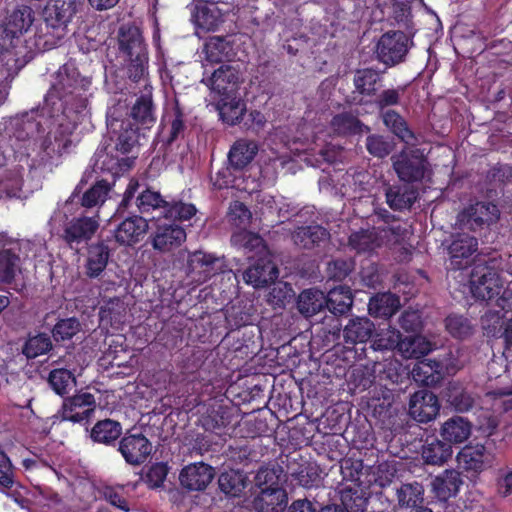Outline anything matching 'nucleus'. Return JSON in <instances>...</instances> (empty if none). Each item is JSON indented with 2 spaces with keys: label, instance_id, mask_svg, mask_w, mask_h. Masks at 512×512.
<instances>
[{
  "label": "nucleus",
  "instance_id": "bf43d9fd",
  "mask_svg": "<svg viewBox=\"0 0 512 512\" xmlns=\"http://www.w3.org/2000/svg\"><path fill=\"white\" fill-rule=\"evenodd\" d=\"M349 246L358 253H366L374 251L380 246L377 233L373 230L361 229L349 236Z\"/></svg>",
  "mask_w": 512,
  "mask_h": 512
},
{
  "label": "nucleus",
  "instance_id": "0eeeda50",
  "mask_svg": "<svg viewBox=\"0 0 512 512\" xmlns=\"http://www.w3.org/2000/svg\"><path fill=\"white\" fill-rule=\"evenodd\" d=\"M393 169L404 183L422 182L429 170V161L420 148L402 150L391 157Z\"/></svg>",
  "mask_w": 512,
  "mask_h": 512
},
{
  "label": "nucleus",
  "instance_id": "72a5a7b5",
  "mask_svg": "<svg viewBox=\"0 0 512 512\" xmlns=\"http://www.w3.org/2000/svg\"><path fill=\"white\" fill-rule=\"evenodd\" d=\"M119 50L127 57L147 51L141 30L135 25H122L118 32Z\"/></svg>",
  "mask_w": 512,
  "mask_h": 512
},
{
  "label": "nucleus",
  "instance_id": "603ef678",
  "mask_svg": "<svg viewBox=\"0 0 512 512\" xmlns=\"http://www.w3.org/2000/svg\"><path fill=\"white\" fill-rule=\"evenodd\" d=\"M283 473V468L278 464L261 467L255 475V485L260 489V491L283 488L281 485Z\"/></svg>",
  "mask_w": 512,
  "mask_h": 512
},
{
  "label": "nucleus",
  "instance_id": "680f3d73",
  "mask_svg": "<svg viewBox=\"0 0 512 512\" xmlns=\"http://www.w3.org/2000/svg\"><path fill=\"white\" fill-rule=\"evenodd\" d=\"M254 320L255 315L252 308H246L241 305H233L225 313V321L231 330L251 325Z\"/></svg>",
  "mask_w": 512,
  "mask_h": 512
},
{
  "label": "nucleus",
  "instance_id": "c756f323",
  "mask_svg": "<svg viewBox=\"0 0 512 512\" xmlns=\"http://www.w3.org/2000/svg\"><path fill=\"white\" fill-rule=\"evenodd\" d=\"M462 484L463 480L458 471L446 469L433 479L432 488L440 501H447L457 495Z\"/></svg>",
  "mask_w": 512,
  "mask_h": 512
},
{
  "label": "nucleus",
  "instance_id": "aec40b11",
  "mask_svg": "<svg viewBox=\"0 0 512 512\" xmlns=\"http://www.w3.org/2000/svg\"><path fill=\"white\" fill-rule=\"evenodd\" d=\"M230 4L220 0H211L195 6L193 17L195 23L206 31H216L224 22V17L230 11Z\"/></svg>",
  "mask_w": 512,
  "mask_h": 512
},
{
  "label": "nucleus",
  "instance_id": "4468645a",
  "mask_svg": "<svg viewBox=\"0 0 512 512\" xmlns=\"http://www.w3.org/2000/svg\"><path fill=\"white\" fill-rule=\"evenodd\" d=\"M489 439L484 444L469 443L465 445L457 454L459 468L463 471L477 476L484 470L493 465L494 454L486 447Z\"/></svg>",
  "mask_w": 512,
  "mask_h": 512
},
{
  "label": "nucleus",
  "instance_id": "2eb2a0df",
  "mask_svg": "<svg viewBox=\"0 0 512 512\" xmlns=\"http://www.w3.org/2000/svg\"><path fill=\"white\" fill-rule=\"evenodd\" d=\"M160 128L159 136L166 147L184 138L187 129L186 115L178 100H175L170 107L165 109Z\"/></svg>",
  "mask_w": 512,
  "mask_h": 512
},
{
  "label": "nucleus",
  "instance_id": "f03ea898",
  "mask_svg": "<svg viewBox=\"0 0 512 512\" xmlns=\"http://www.w3.org/2000/svg\"><path fill=\"white\" fill-rule=\"evenodd\" d=\"M140 184L138 180L131 179L124 191L123 198L118 206V212L123 214L126 210L135 206L133 210L138 215H147L156 210H161L165 219L190 220L197 213L194 204L185 203L182 200H167L159 191L145 187L138 192Z\"/></svg>",
  "mask_w": 512,
  "mask_h": 512
},
{
  "label": "nucleus",
  "instance_id": "de8ad7c7",
  "mask_svg": "<svg viewBox=\"0 0 512 512\" xmlns=\"http://www.w3.org/2000/svg\"><path fill=\"white\" fill-rule=\"evenodd\" d=\"M231 410L224 405H212L203 417V425L207 431L221 435L224 429L231 423Z\"/></svg>",
  "mask_w": 512,
  "mask_h": 512
},
{
  "label": "nucleus",
  "instance_id": "7ed1b4c3",
  "mask_svg": "<svg viewBox=\"0 0 512 512\" xmlns=\"http://www.w3.org/2000/svg\"><path fill=\"white\" fill-rule=\"evenodd\" d=\"M81 2L79 0H50L45 8L43 24L36 31L37 44L46 49L56 47L66 36Z\"/></svg>",
  "mask_w": 512,
  "mask_h": 512
},
{
  "label": "nucleus",
  "instance_id": "0e129e2a",
  "mask_svg": "<svg viewBox=\"0 0 512 512\" xmlns=\"http://www.w3.org/2000/svg\"><path fill=\"white\" fill-rule=\"evenodd\" d=\"M404 92V88H389L384 89L377 93V96L372 99L370 104H374L379 111V114L387 112L390 107L398 106L401 102V94Z\"/></svg>",
  "mask_w": 512,
  "mask_h": 512
},
{
  "label": "nucleus",
  "instance_id": "69168bd1",
  "mask_svg": "<svg viewBox=\"0 0 512 512\" xmlns=\"http://www.w3.org/2000/svg\"><path fill=\"white\" fill-rule=\"evenodd\" d=\"M80 326L75 317L60 319L52 329V337L56 342L70 340L80 331Z\"/></svg>",
  "mask_w": 512,
  "mask_h": 512
},
{
  "label": "nucleus",
  "instance_id": "1a4fd4ad",
  "mask_svg": "<svg viewBox=\"0 0 512 512\" xmlns=\"http://www.w3.org/2000/svg\"><path fill=\"white\" fill-rule=\"evenodd\" d=\"M383 81L380 70L371 67L356 69L353 74L354 90L347 97V103L359 106L370 104L383 87Z\"/></svg>",
  "mask_w": 512,
  "mask_h": 512
},
{
  "label": "nucleus",
  "instance_id": "423d86ee",
  "mask_svg": "<svg viewBox=\"0 0 512 512\" xmlns=\"http://www.w3.org/2000/svg\"><path fill=\"white\" fill-rule=\"evenodd\" d=\"M470 291L477 300L490 301L499 296L503 283L496 261L477 262L469 276Z\"/></svg>",
  "mask_w": 512,
  "mask_h": 512
},
{
  "label": "nucleus",
  "instance_id": "774afa93",
  "mask_svg": "<svg viewBox=\"0 0 512 512\" xmlns=\"http://www.w3.org/2000/svg\"><path fill=\"white\" fill-rule=\"evenodd\" d=\"M340 500L345 512H364L368 502L361 492L353 489L342 490Z\"/></svg>",
  "mask_w": 512,
  "mask_h": 512
},
{
  "label": "nucleus",
  "instance_id": "f257e3e1",
  "mask_svg": "<svg viewBox=\"0 0 512 512\" xmlns=\"http://www.w3.org/2000/svg\"><path fill=\"white\" fill-rule=\"evenodd\" d=\"M90 86L91 80L82 77L73 63H65L44 97L41 116L53 118L67 111L81 113L87 107Z\"/></svg>",
  "mask_w": 512,
  "mask_h": 512
},
{
  "label": "nucleus",
  "instance_id": "dca6fc26",
  "mask_svg": "<svg viewBox=\"0 0 512 512\" xmlns=\"http://www.w3.org/2000/svg\"><path fill=\"white\" fill-rule=\"evenodd\" d=\"M478 250V240L468 233H457L452 236L448 246L450 267L453 270H463L472 262L473 254Z\"/></svg>",
  "mask_w": 512,
  "mask_h": 512
},
{
  "label": "nucleus",
  "instance_id": "412c9836",
  "mask_svg": "<svg viewBox=\"0 0 512 512\" xmlns=\"http://www.w3.org/2000/svg\"><path fill=\"white\" fill-rule=\"evenodd\" d=\"M421 340L420 337L410 336L406 339L401 338V334L395 331H387L379 333L371 344L374 351H393L398 348L399 351L406 354L409 358H418V354H423V351H418L416 344Z\"/></svg>",
  "mask_w": 512,
  "mask_h": 512
},
{
  "label": "nucleus",
  "instance_id": "8fccbe9b",
  "mask_svg": "<svg viewBox=\"0 0 512 512\" xmlns=\"http://www.w3.org/2000/svg\"><path fill=\"white\" fill-rule=\"evenodd\" d=\"M47 382L53 392L63 398L76 386L74 373L66 368H55L49 372Z\"/></svg>",
  "mask_w": 512,
  "mask_h": 512
},
{
  "label": "nucleus",
  "instance_id": "c9c22d12",
  "mask_svg": "<svg viewBox=\"0 0 512 512\" xmlns=\"http://www.w3.org/2000/svg\"><path fill=\"white\" fill-rule=\"evenodd\" d=\"M140 127L134 126L130 119L121 121L119 131L116 132V138L111 139L113 145L111 148L123 157L132 152L133 148L138 144Z\"/></svg>",
  "mask_w": 512,
  "mask_h": 512
},
{
  "label": "nucleus",
  "instance_id": "2f4dec72",
  "mask_svg": "<svg viewBox=\"0 0 512 512\" xmlns=\"http://www.w3.org/2000/svg\"><path fill=\"white\" fill-rule=\"evenodd\" d=\"M288 504V495L284 488L260 491L253 500L257 512H284Z\"/></svg>",
  "mask_w": 512,
  "mask_h": 512
},
{
  "label": "nucleus",
  "instance_id": "f8f14e48",
  "mask_svg": "<svg viewBox=\"0 0 512 512\" xmlns=\"http://www.w3.org/2000/svg\"><path fill=\"white\" fill-rule=\"evenodd\" d=\"M95 396L89 392H80L64 398L59 414L64 421L87 424L96 410Z\"/></svg>",
  "mask_w": 512,
  "mask_h": 512
},
{
  "label": "nucleus",
  "instance_id": "6ab92c4d",
  "mask_svg": "<svg viewBox=\"0 0 512 512\" xmlns=\"http://www.w3.org/2000/svg\"><path fill=\"white\" fill-rule=\"evenodd\" d=\"M118 451L126 463L130 465L143 464L152 452V444L142 433H125L118 442Z\"/></svg>",
  "mask_w": 512,
  "mask_h": 512
},
{
  "label": "nucleus",
  "instance_id": "9d476101",
  "mask_svg": "<svg viewBox=\"0 0 512 512\" xmlns=\"http://www.w3.org/2000/svg\"><path fill=\"white\" fill-rule=\"evenodd\" d=\"M412 44V39L405 32L387 31L377 42V59L386 66L393 67L405 60Z\"/></svg>",
  "mask_w": 512,
  "mask_h": 512
},
{
  "label": "nucleus",
  "instance_id": "a878e982",
  "mask_svg": "<svg viewBox=\"0 0 512 512\" xmlns=\"http://www.w3.org/2000/svg\"><path fill=\"white\" fill-rule=\"evenodd\" d=\"M205 83L218 97L239 93V73L230 65H221Z\"/></svg>",
  "mask_w": 512,
  "mask_h": 512
},
{
  "label": "nucleus",
  "instance_id": "4c0bfd02",
  "mask_svg": "<svg viewBox=\"0 0 512 512\" xmlns=\"http://www.w3.org/2000/svg\"><path fill=\"white\" fill-rule=\"evenodd\" d=\"M110 258V248L104 241H99L88 247L86 259V275L89 278L99 277L107 267Z\"/></svg>",
  "mask_w": 512,
  "mask_h": 512
},
{
  "label": "nucleus",
  "instance_id": "e2e57ef3",
  "mask_svg": "<svg viewBox=\"0 0 512 512\" xmlns=\"http://www.w3.org/2000/svg\"><path fill=\"white\" fill-rule=\"evenodd\" d=\"M504 314L489 310L481 317V326L487 337L501 338L505 326Z\"/></svg>",
  "mask_w": 512,
  "mask_h": 512
},
{
  "label": "nucleus",
  "instance_id": "864d4df0",
  "mask_svg": "<svg viewBox=\"0 0 512 512\" xmlns=\"http://www.w3.org/2000/svg\"><path fill=\"white\" fill-rule=\"evenodd\" d=\"M424 488L418 482L402 484L397 490V499L400 507L412 508L421 507L424 502Z\"/></svg>",
  "mask_w": 512,
  "mask_h": 512
},
{
  "label": "nucleus",
  "instance_id": "b1692460",
  "mask_svg": "<svg viewBox=\"0 0 512 512\" xmlns=\"http://www.w3.org/2000/svg\"><path fill=\"white\" fill-rule=\"evenodd\" d=\"M215 477V470L212 466L197 462L185 466L180 474L179 481L183 488L189 491H203Z\"/></svg>",
  "mask_w": 512,
  "mask_h": 512
},
{
  "label": "nucleus",
  "instance_id": "ea45409f",
  "mask_svg": "<svg viewBox=\"0 0 512 512\" xmlns=\"http://www.w3.org/2000/svg\"><path fill=\"white\" fill-rule=\"evenodd\" d=\"M383 124L401 142L413 144L417 141L414 131L409 127L406 119L395 110H387L380 115Z\"/></svg>",
  "mask_w": 512,
  "mask_h": 512
},
{
  "label": "nucleus",
  "instance_id": "e433bc0d",
  "mask_svg": "<svg viewBox=\"0 0 512 512\" xmlns=\"http://www.w3.org/2000/svg\"><path fill=\"white\" fill-rule=\"evenodd\" d=\"M386 203L394 211L410 209L417 199V191L413 187L402 184L388 185L385 189Z\"/></svg>",
  "mask_w": 512,
  "mask_h": 512
},
{
  "label": "nucleus",
  "instance_id": "09e8293b",
  "mask_svg": "<svg viewBox=\"0 0 512 512\" xmlns=\"http://www.w3.org/2000/svg\"><path fill=\"white\" fill-rule=\"evenodd\" d=\"M52 348V340L47 333H29L22 345L21 353L30 360L49 353Z\"/></svg>",
  "mask_w": 512,
  "mask_h": 512
},
{
  "label": "nucleus",
  "instance_id": "c85d7f7f",
  "mask_svg": "<svg viewBox=\"0 0 512 512\" xmlns=\"http://www.w3.org/2000/svg\"><path fill=\"white\" fill-rule=\"evenodd\" d=\"M258 152V145L248 139H238L230 147L227 155L228 164L234 171H242L254 159Z\"/></svg>",
  "mask_w": 512,
  "mask_h": 512
},
{
  "label": "nucleus",
  "instance_id": "3c124183",
  "mask_svg": "<svg viewBox=\"0 0 512 512\" xmlns=\"http://www.w3.org/2000/svg\"><path fill=\"white\" fill-rule=\"evenodd\" d=\"M297 306L302 315L312 317L326 308L325 295L319 290H304L299 294Z\"/></svg>",
  "mask_w": 512,
  "mask_h": 512
},
{
  "label": "nucleus",
  "instance_id": "39448f33",
  "mask_svg": "<svg viewBox=\"0 0 512 512\" xmlns=\"http://www.w3.org/2000/svg\"><path fill=\"white\" fill-rule=\"evenodd\" d=\"M409 375L407 367L395 358L375 361L372 367L364 366L353 370V377L357 386L363 389L378 384L385 389L392 390L395 385L408 382L410 380Z\"/></svg>",
  "mask_w": 512,
  "mask_h": 512
},
{
  "label": "nucleus",
  "instance_id": "4d7b16f0",
  "mask_svg": "<svg viewBox=\"0 0 512 512\" xmlns=\"http://www.w3.org/2000/svg\"><path fill=\"white\" fill-rule=\"evenodd\" d=\"M446 331L455 339L464 340L474 333L471 320L463 315L452 313L445 318Z\"/></svg>",
  "mask_w": 512,
  "mask_h": 512
},
{
  "label": "nucleus",
  "instance_id": "cd10ccee",
  "mask_svg": "<svg viewBox=\"0 0 512 512\" xmlns=\"http://www.w3.org/2000/svg\"><path fill=\"white\" fill-rule=\"evenodd\" d=\"M217 109L221 120L233 126L243 119L246 113V103L240 93L221 96L218 99Z\"/></svg>",
  "mask_w": 512,
  "mask_h": 512
},
{
  "label": "nucleus",
  "instance_id": "338daca9",
  "mask_svg": "<svg viewBox=\"0 0 512 512\" xmlns=\"http://www.w3.org/2000/svg\"><path fill=\"white\" fill-rule=\"evenodd\" d=\"M204 51L208 62L219 64L227 59L229 45L224 38L214 37L205 44Z\"/></svg>",
  "mask_w": 512,
  "mask_h": 512
},
{
  "label": "nucleus",
  "instance_id": "c03bdc74",
  "mask_svg": "<svg viewBox=\"0 0 512 512\" xmlns=\"http://www.w3.org/2000/svg\"><path fill=\"white\" fill-rule=\"evenodd\" d=\"M332 129L339 135H357L363 131H369L370 128L366 126L358 117L357 114L351 111H344L333 116L331 120Z\"/></svg>",
  "mask_w": 512,
  "mask_h": 512
},
{
  "label": "nucleus",
  "instance_id": "6e6552de",
  "mask_svg": "<svg viewBox=\"0 0 512 512\" xmlns=\"http://www.w3.org/2000/svg\"><path fill=\"white\" fill-rule=\"evenodd\" d=\"M224 272V257L202 250L188 253L185 273L190 284L201 285Z\"/></svg>",
  "mask_w": 512,
  "mask_h": 512
},
{
  "label": "nucleus",
  "instance_id": "49530a36",
  "mask_svg": "<svg viewBox=\"0 0 512 512\" xmlns=\"http://www.w3.org/2000/svg\"><path fill=\"white\" fill-rule=\"evenodd\" d=\"M400 307L399 297L392 293L376 294L368 304L369 314L373 317L389 318L394 315Z\"/></svg>",
  "mask_w": 512,
  "mask_h": 512
},
{
  "label": "nucleus",
  "instance_id": "9b49d317",
  "mask_svg": "<svg viewBox=\"0 0 512 512\" xmlns=\"http://www.w3.org/2000/svg\"><path fill=\"white\" fill-rule=\"evenodd\" d=\"M183 221L164 218V221L157 223L149 236L153 249L160 253H169L179 248L187 238L186 230L182 226Z\"/></svg>",
  "mask_w": 512,
  "mask_h": 512
},
{
  "label": "nucleus",
  "instance_id": "6e6d98bb",
  "mask_svg": "<svg viewBox=\"0 0 512 512\" xmlns=\"http://www.w3.org/2000/svg\"><path fill=\"white\" fill-rule=\"evenodd\" d=\"M278 276L276 267L260 265L259 263L249 267L244 272V280L248 284H252L256 288L265 287L269 282L273 281Z\"/></svg>",
  "mask_w": 512,
  "mask_h": 512
},
{
  "label": "nucleus",
  "instance_id": "f3484780",
  "mask_svg": "<svg viewBox=\"0 0 512 512\" xmlns=\"http://www.w3.org/2000/svg\"><path fill=\"white\" fill-rule=\"evenodd\" d=\"M410 373L415 382L426 387H433L438 385L449 373V365L445 358H424L414 365Z\"/></svg>",
  "mask_w": 512,
  "mask_h": 512
},
{
  "label": "nucleus",
  "instance_id": "7c9ffc66",
  "mask_svg": "<svg viewBox=\"0 0 512 512\" xmlns=\"http://www.w3.org/2000/svg\"><path fill=\"white\" fill-rule=\"evenodd\" d=\"M128 119L140 129H150L155 124V105L150 93L142 94L136 99Z\"/></svg>",
  "mask_w": 512,
  "mask_h": 512
},
{
  "label": "nucleus",
  "instance_id": "a19ab883",
  "mask_svg": "<svg viewBox=\"0 0 512 512\" xmlns=\"http://www.w3.org/2000/svg\"><path fill=\"white\" fill-rule=\"evenodd\" d=\"M375 326L367 317L350 319L343 329V338L346 344L355 345L366 343L372 336Z\"/></svg>",
  "mask_w": 512,
  "mask_h": 512
},
{
  "label": "nucleus",
  "instance_id": "ddd939ff",
  "mask_svg": "<svg viewBox=\"0 0 512 512\" xmlns=\"http://www.w3.org/2000/svg\"><path fill=\"white\" fill-rule=\"evenodd\" d=\"M116 214L123 219L114 229L115 241L122 246H134L140 242L148 230L147 219L130 209L123 214L117 210Z\"/></svg>",
  "mask_w": 512,
  "mask_h": 512
},
{
  "label": "nucleus",
  "instance_id": "393cba45",
  "mask_svg": "<svg viewBox=\"0 0 512 512\" xmlns=\"http://www.w3.org/2000/svg\"><path fill=\"white\" fill-rule=\"evenodd\" d=\"M99 228L95 217H74L65 224L63 240L70 246L89 241Z\"/></svg>",
  "mask_w": 512,
  "mask_h": 512
},
{
  "label": "nucleus",
  "instance_id": "20e7f679",
  "mask_svg": "<svg viewBox=\"0 0 512 512\" xmlns=\"http://www.w3.org/2000/svg\"><path fill=\"white\" fill-rule=\"evenodd\" d=\"M39 109L25 112L13 124V132L9 136V146L15 158L29 157L38 147L47 152L46 139H43V126L37 116Z\"/></svg>",
  "mask_w": 512,
  "mask_h": 512
},
{
  "label": "nucleus",
  "instance_id": "052dcab7",
  "mask_svg": "<svg viewBox=\"0 0 512 512\" xmlns=\"http://www.w3.org/2000/svg\"><path fill=\"white\" fill-rule=\"evenodd\" d=\"M111 185L107 180L96 181L81 197V205L85 208H93L105 202Z\"/></svg>",
  "mask_w": 512,
  "mask_h": 512
},
{
  "label": "nucleus",
  "instance_id": "bb28decb",
  "mask_svg": "<svg viewBox=\"0 0 512 512\" xmlns=\"http://www.w3.org/2000/svg\"><path fill=\"white\" fill-rule=\"evenodd\" d=\"M461 221L471 230L482 228L484 224L495 222L499 215L495 205L489 202H477L470 205L461 215Z\"/></svg>",
  "mask_w": 512,
  "mask_h": 512
},
{
  "label": "nucleus",
  "instance_id": "5fc2aeb1",
  "mask_svg": "<svg viewBox=\"0 0 512 512\" xmlns=\"http://www.w3.org/2000/svg\"><path fill=\"white\" fill-rule=\"evenodd\" d=\"M218 484L223 493L237 497L246 487V478L239 470L225 471L220 474Z\"/></svg>",
  "mask_w": 512,
  "mask_h": 512
},
{
  "label": "nucleus",
  "instance_id": "13d9d810",
  "mask_svg": "<svg viewBox=\"0 0 512 512\" xmlns=\"http://www.w3.org/2000/svg\"><path fill=\"white\" fill-rule=\"evenodd\" d=\"M287 473L290 474L298 483L310 488L319 481V473L316 465L305 462L304 464H287Z\"/></svg>",
  "mask_w": 512,
  "mask_h": 512
},
{
  "label": "nucleus",
  "instance_id": "58836bf2",
  "mask_svg": "<svg viewBox=\"0 0 512 512\" xmlns=\"http://www.w3.org/2000/svg\"><path fill=\"white\" fill-rule=\"evenodd\" d=\"M294 243L304 249L319 247L330 238V233L320 225L298 227L292 235Z\"/></svg>",
  "mask_w": 512,
  "mask_h": 512
},
{
  "label": "nucleus",
  "instance_id": "5701e85b",
  "mask_svg": "<svg viewBox=\"0 0 512 512\" xmlns=\"http://www.w3.org/2000/svg\"><path fill=\"white\" fill-rule=\"evenodd\" d=\"M440 410L437 396L426 389L416 391L410 397L409 413L420 423H428L435 419Z\"/></svg>",
  "mask_w": 512,
  "mask_h": 512
},
{
  "label": "nucleus",
  "instance_id": "4be33fe9",
  "mask_svg": "<svg viewBox=\"0 0 512 512\" xmlns=\"http://www.w3.org/2000/svg\"><path fill=\"white\" fill-rule=\"evenodd\" d=\"M135 157H123L116 153L111 144L98 149L95 153L94 167L101 172L111 174L112 178L127 172L134 164Z\"/></svg>",
  "mask_w": 512,
  "mask_h": 512
},
{
  "label": "nucleus",
  "instance_id": "a18cd8bd",
  "mask_svg": "<svg viewBox=\"0 0 512 512\" xmlns=\"http://www.w3.org/2000/svg\"><path fill=\"white\" fill-rule=\"evenodd\" d=\"M122 434V425L112 419L99 420L91 429V439L107 446L115 445Z\"/></svg>",
  "mask_w": 512,
  "mask_h": 512
},
{
  "label": "nucleus",
  "instance_id": "79ce46f5",
  "mask_svg": "<svg viewBox=\"0 0 512 512\" xmlns=\"http://www.w3.org/2000/svg\"><path fill=\"white\" fill-rule=\"evenodd\" d=\"M352 304V291L347 285L334 287L325 295L326 308L334 315L347 314L351 310Z\"/></svg>",
  "mask_w": 512,
  "mask_h": 512
},
{
  "label": "nucleus",
  "instance_id": "473e14b6",
  "mask_svg": "<svg viewBox=\"0 0 512 512\" xmlns=\"http://www.w3.org/2000/svg\"><path fill=\"white\" fill-rule=\"evenodd\" d=\"M472 423L465 417L452 416L441 426V436L449 445L461 444L471 435Z\"/></svg>",
  "mask_w": 512,
  "mask_h": 512
},
{
  "label": "nucleus",
  "instance_id": "f704fd0d",
  "mask_svg": "<svg viewBox=\"0 0 512 512\" xmlns=\"http://www.w3.org/2000/svg\"><path fill=\"white\" fill-rule=\"evenodd\" d=\"M34 20V10L28 5H19L9 14L3 25L13 39H18L31 28Z\"/></svg>",
  "mask_w": 512,
  "mask_h": 512
},
{
  "label": "nucleus",
  "instance_id": "37998d69",
  "mask_svg": "<svg viewBox=\"0 0 512 512\" xmlns=\"http://www.w3.org/2000/svg\"><path fill=\"white\" fill-rule=\"evenodd\" d=\"M452 447L436 437H427L421 456L426 464L442 465L452 456Z\"/></svg>",
  "mask_w": 512,
  "mask_h": 512
},
{
  "label": "nucleus",
  "instance_id": "a211bd4d",
  "mask_svg": "<svg viewBox=\"0 0 512 512\" xmlns=\"http://www.w3.org/2000/svg\"><path fill=\"white\" fill-rule=\"evenodd\" d=\"M19 244L0 233V283L11 284L20 272Z\"/></svg>",
  "mask_w": 512,
  "mask_h": 512
}]
</instances>
